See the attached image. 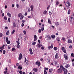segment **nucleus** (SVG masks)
<instances>
[{
    "mask_svg": "<svg viewBox=\"0 0 74 74\" xmlns=\"http://www.w3.org/2000/svg\"><path fill=\"white\" fill-rule=\"evenodd\" d=\"M4 73L5 74H7V70H6L5 71H4Z\"/></svg>",
    "mask_w": 74,
    "mask_h": 74,
    "instance_id": "nucleus-61",
    "label": "nucleus"
},
{
    "mask_svg": "<svg viewBox=\"0 0 74 74\" xmlns=\"http://www.w3.org/2000/svg\"><path fill=\"white\" fill-rule=\"evenodd\" d=\"M48 23H49L50 24H51V23H51V21H50V19L49 18L48 19Z\"/></svg>",
    "mask_w": 74,
    "mask_h": 74,
    "instance_id": "nucleus-17",
    "label": "nucleus"
},
{
    "mask_svg": "<svg viewBox=\"0 0 74 74\" xmlns=\"http://www.w3.org/2000/svg\"><path fill=\"white\" fill-rule=\"evenodd\" d=\"M54 49L55 51H57V50H58V48L54 47Z\"/></svg>",
    "mask_w": 74,
    "mask_h": 74,
    "instance_id": "nucleus-31",
    "label": "nucleus"
},
{
    "mask_svg": "<svg viewBox=\"0 0 74 74\" xmlns=\"http://www.w3.org/2000/svg\"><path fill=\"white\" fill-rule=\"evenodd\" d=\"M36 44V42H33L32 43V45H35Z\"/></svg>",
    "mask_w": 74,
    "mask_h": 74,
    "instance_id": "nucleus-45",
    "label": "nucleus"
},
{
    "mask_svg": "<svg viewBox=\"0 0 74 74\" xmlns=\"http://www.w3.org/2000/svg\"><path fill=\"white\" fill-rule=\"evenodd\" d=\"M23 32L24 34H26V31H23Z\"/></svg>",
    "mask_w": 74,
    "mask_h": 74,
    "instance_id": "nucleus-50",
    "label": "nucleus"
},
{
    "mask_svg": "<svg viewBox=\"0 0 74 74\" xmlns=\"http://www.w3.org/2000/svg\"><path fill=\"white\" fill-rule=\"evenodd\" d=\"M15 32V29H14L13 30L12 32H11L12 34H14V33Z\"/></svg>",
    "mask_w": 74,
    "mask_h": 74,
    "instance_id": "nucleus-25",
    "label": "nucleus"
},
{
    "mask_svg": "<svg viewBox=\"0 0 74 74\" xmlns=\"http://www.w3.org/2000/svg\"><path fill=\"white\" fill-rule=\"evenodd\" d=\"M74 53H72L71 54V56L72 57H73V56H74Z\"/></svg>",
    "mask_w": 74,
    "mask_h": 74,
    "instance_id": "nucleus-56",
    "label": "nucleus"
},
{
    "mask_svg": "<svg viewBox=\"0 0 74 74\" xmlns=\"http://www.w3.org/2000/svg\"><path fill=\"white\" fill-rule=\"evenodd\" d=\"M49 71L50 73H53V69H50L49 70Z\"/></svg>",
    "mask_w": 74,
    "mask_h": 74,
    "instance_id": "nucleus-6",
    "label": "nucleus"
},
{
    "mask_svg": "<svg viewBox=\"0 0 74 74\" xmlns=\"http://www.w3.org/2000/svg\"><path fill=\"white\" fill-rule=\"evenodd\" d=\"M22 15H22V13H19L18 15V17H19V18H20V17H21V16H22Z\"/></svg>",
    "mask_w": 74,
    "mask_h": 74,
    "instance_id": "nucleus-18",
    "label": "nucleus"
},
{
    "mask_svg": "<svg viewBox=\"0 0 74 74\" xmlns=\"http://www.w3.org/2000/svg\"><path fill=\"white\" fill-rule=\"evenodd\" d=\"M69 66L70 65L67 64L65 66V69H67L69 67Z\"/></svg>",
    "mask_w": 74,
    "mask_h": 74,
    "instance_id": "nucleus-9",
    "label": "nucleus"
},
{
    "mask_svg": "<svg viewBox=\"0 0 74 74\" xmlns=\"http://www.w3.org/2000/svg\"><path fill=\"white\" fill-rule=\"evenodd\" d=\"M23 18H24V16H23V15H22L21 17L20 20H22L23 19Z\"/></svg>",
    "mask_w": 74,
    "mask_h": 74,
    "instance_id": "nucleus-22",
    "label": "nucleus"
},
{
    "mask_svg": "<svg viewBox=\"0 0 74 74\" xmlns=\"http://www.w3.org/2000/svg\"><path fill=\"white\" fill-rule=\"evenodd\" d=\"M62 40H63V41H64L65 40V38L62 37Z\"/></svg>",
    "mask_w": 74,
    "mask_h": 74,
    "instance_id": "nucleus-59",
    "label": "nucleus"
},
{
    "mask_svg": "<svg viewBox=\"0 0 74 74\" xmlns=\"http://www.w3.org/2000/svg\"><path fill=\"white\" fill-rule=\"evenodd\" d=\"M63 51L64 52V53H66V49H64L63 50Z\"/></svg>",
    "mask_w": 74,
    "mask_h": 74,
    "instance_id": "nucleus-38",
    "label": "nucleus"
},
{
    "mask_svg": "<svg viewBox=\"0 0 74 74\" xmlns=\"http://www.w3.org/2000/svg\"><path fill=\"white\" fill-rule=\"evenodd\" d=\"M36 64H37L38 66H40L41 65V63L39 61H37L36 62Z\"/></svg>",
    "mask_w": 74,
    "mask_h": 74,
    "instance_id": "nucleus-2",
    "label": "nucleus"
},
{
    "mask_svg": "<svg viewBox=\"0 0 74 74\" xmlns=\"http://www.w3.org/2000/svg\"><path fill=\"white\" fill-rule=\"evenodd\" d=\"M24 26V24L23 23H22V25H21V26L22 27H23Z\"/></svg>",
    "mask_w": 74,
    "mask_h": 74,
    "instance_id": "nucleus-62",
    "label": "nucleus"
},
{
    "mask_svg": "<svg viewBox=\"0 0 74 74\" xmlns=\"http://www.w3.org/2000/svg\"><path fill=\"white\" fill-rule=\"evenodd\" d=\"M47 13V11L46 10H45L43 12V14H44V15H46Z\"/></svg>",
    "mask_w": 74,
    "mask_h": 74,
    "instance_id": "nucleus-16",
    "label": "nucleus"
},
{
    "mask_svg": "<svg viewBox=\"0 0 74 74\" xmlns=\"http://www.w3.org/2000/svg\"><path fill=\"white\" fill-rule=\"evenodd\" d=\"M41 30L42 31H44V27H43L41 28Z\"/></svg>",
    "mask_w": 74,
    "mask_h": 74,
    "instance_id": "nucleus-42",
    "label": "nucleus"
},
{
    "mask_svg": "<svg viewBox=\"0 0 74 74\" xmlns=\"http://www.w3.org/2000/svg\"><path fill=\"white\" fill-rule=\"evenodd\" d=\"M18 69H19L20 70H22V67H21V66L19 65L18 67Z\"/></svg>",
    "mask_w": 74,
    "mask_h": 74,
    "instance_id": "nucleus-26",
    "label": "nucleus"
},
{
    "mask_svg": "<svg viewBox=\"0 0 74 74\" xmlns=\"http://www.w3.org/2000/svg\"><path fill=\"white\" fill-rule=\"evenodd\" d=\"M11 43V42L10 40H8L7 41V44H10V43Z\"/></svg>",
    "mask_w": 74,
    "mask_h": 74,
    "instance_id": "nucleus-39",
    "label": "nucleus"
},
{
    "mask_svg": "<svg viewBox=\"0 0 74 74\" xmlns=\"http://www.w3.org/2000/svg\"><path fill=\"white\" fill-rule=\"evenodd\" d=\"M51 37H52L54 39L55 38V36L54 35H52L51 36Z\"/></svg>",
    "mask_w": 74,
    "mask_h": 74,
    "instance_id": "nucleus-27",
    "label": "nucleus"
},
{
    "mask_svg": "<svg viewBox=\"0 0 74 74\" xmlns=\"http://www.w3.org/2000/svg\"><path fill=\"white\" fill-rule=\"evenodd\" d=\"M34 38H37V36H36V35L35 34L34 35Z\"/></svg>",
    "mask_w": 74,
    "mask_h": 74,
    "instance_id": "nucleus-53",
    "label": "nucleus"
},
{
    "mask_svg": "<svg viewBox=\"0 0 74 74\" xmlns=\"http://www.w3.org/2000/svg\"><path fill=\"white\" fill-rule=\"evenodd\" d=\"M38 32L40 33H41V29H39L38 30Z\"/></svg>",
    "mask_w": 74,
    "mask_h": 74,
    "instance_id": "nucleus-48",
    "label": "nucleus"
},
{
    "mask_svg": "<svg viewBox=\"0 0 74 74\" xmlns=\"http://www.w3.org/2000/svg\"><path fill=\"white\" fill-rule=\"evenodd\" d=\"M25 20H22L23 23H25Z\"/></svg>",
    "mask_w": 74,
    "mask_h": 74,
    "instance_id": "nucleus-63",
    "label": "nucleus"
},
{
    "mask_svg": "<svg viewBox=\"0 0 74 74\" xmlns=\"http://www.w3.org/2000/svg\"><path fill=\"white\" fill-rule=\"evenodd\" d=\"M67 73H68V71L66 70L64 72V74H67Z\"/></svg>",
    "mask_w": 74,
    "mask_h": 74,
    "instance_id": "nucleus-24",
    "label": "nucleus"
},
{
    "mask_svg": "<svg viewBox=\"0 0 74 74\" xmlns=\"http://www.w3.org/2000/svg\"><path fill=\"white\" fill-rule=\"evenodd\" d=\"M15 50V48H12V51H14Z\"/></svg>",
    "mask_w": 74,
    "mask_h": 74,
    "instance_id": "nucleus-47",
    "label": "nucleus"
},
{
    "mask_svg": "<svg viewBox=\"0 0 74 74\" xmlns=\"http://www.w3.org/2000/svg\"><path fill=\"white\" fill-rule=\"evenodd\" d=\"M0 49L1 50H3V49H4V47H3V46L1 47H0Z\"/></svg>",
    "mask_w": 74,
    "mask_h": 74,
    "instance_id": "nucleus-30",
    "label": "nucleus"
},
{
    "mask_svg": "<svg viewBox=\"0 0 74 74\" xmlns=\"http://www.w3.org/2000/svg\"><path fill=\"white\" fill-rule=\"evenodd\" d=\"M68 42L69 43V44H70V43H72V42H73L72 41L70 40H68Z\"/></svg>",
    "mask_w": 74,
    "mask_h": 74,
    "instance_id": "nucleus-29",
    "label": "nucleus"
},
{
    "mask_svg": "<svg viewBox=\"0 0 74 74\" xmlns=\"http://www.w3.org/2000/svg\"><path fill=\"white\" fill-rule=\"evenodd\" d=\"M71 11L69 9V11L68 12V14H70V12Z\"/></svg>",
    "mask_w": 74,
    "mask_h": 74,
    "instance_id": "nucleus-34",
    "label": "nucleus"
},
{
    "mask_svg": "<svg viewBox=\"0 0 74 74\" xmlns=\"http://www.w3.org/2000/svg\"><path fill=\"white\" fill-rule=\"evenodd\" d=\"M58 55H59V54L58 53H56V55L55 56V58L56 59H58Z\"/></svg>",
    "mask_w": 74,
    "mask_h": 74,
    "instance_id": "nucleus-12",
    "label": "nucleus"
},
{
    "mask_svg": "<svg viewBox=\"0 0 74 74\" xmlns=\"http://www.w3.org/2000/svg\"><path fill=\"white\" fill-rule=\"evenodd\" d=\"M66 7L67 8V9H69V7H70V6L67 5H66Z\"/></svg>",
    "mask_w": 74,
    "mask_h": 74,
    "instance_id": "nucleus-40",
    "label": "nucleus"
},
{
    "mask_svg": "<svg viewBox=\"0 0 74 74\" xmlns=\"http://www.w3.org/2000/svg\"><path fill=\"white\" fill-rule=\"evenodd\" d=\"M55 24L56 26H58V25H59V23H58V22H56Z\"/></svg>",
    "mask_w": 74,
    "mask_h": 74,
    "instance_id": "nucleus-21",
    "label": "nucleus"
},
{
    "mask_svg": "<svg viewBox=\"0 0 74 74\" xmlns=\"http://www.w3.org/2000/svg\"><path fill=\"white\" fill-rule=\"evenodd\" d=\"M7 15L8 16H9V17H10V18L11 17V14H10V12H8L7 13Z\"/></svg>",
    "mask_w": 74,
    "mask_h": 74,
    "instance_id": "nucleus-11",
    "label": "nucleus"
},
{
    "mask_svg": "<svg viewBox=\"0 0 74 74\" xmlns=\"http://www.w3.org/2000/svg\"><path fill=\"white\" fill-rule=\"evenodd\" d=\"M47 38H49V40H51V36L49 35H48L47 36Z\"/></svg>",
    "mask_w": 74,
    "mask_h": 74,
    "instance_id": "nucleus-23",
    "label": "nucleus"
},
{
    "mask_svg": "<svg viewBox=\"0 0 74 74\" xmlns=\"http://www.w3.org/2000/svg\"><path fill=\"white\" fill-rule=\"evenodd\" d=\"M37 40V38H34V41H36V40Z\"/></svg>",
    "mask_w": 74,
    "mask_h": 74,
    "instance_id": "nucleus-44",
    "label": "nucleus"
},
{
    "mask_svg": "<svg viewBox=\"0 0 74 74\" xmlns=\"http://www.w3.org/2000/svg\"><path fill=\"white\" fill-rule=\"evenodd\" d=\"M23 56L22 55V54L20 53L19 55V57L18 58V60H21V59H22V57Z\"/></svg>",
    "mask_w": 74,
    "mask_h": 74,
    "instance_id": "nucleus-1",
    "label": "nucleus"
},
{
    "mask_svg": "<svg viewBox=\"0 0 74 74\" xmlns=\"http://www.w3.org/2000/svg\"><path fill=\"white\" fill-rule=\"evenodd\" d=\"M33 71H34V72H38V70L37 68H34L33 69Z\"/></svg>",
    "mask_w": 74,
    "mask_h": 74,
    "instance_id": "nucleus-3",
    "label": "nucleus"
},
{
    "mask_svg": "<svg viewBox=\"0 0 74 74\" xmlns=\"http://www.w3.org/2000/svg\"><path fill=\"white\" fill-rule=\"evenodd\" d=\"M60 69H62L63 68V66L62 65H60Z\"/></svg>",
    "mask_w": 74,
    "mask_h": 74,
    "instance_id": "nucleus-49",
    "label": "nucleus"
},
{
    "mask_svg": "<svg viewBox=\"0 0 74 74\" xmlns=\"http://www.w3.org/2000/svg\"><path fill=\"white\" fill-rule=\"evenodd\" d=\"M64 49H64V47H62L61 48V49L62 50H63Z\"/></svg>",
    "mask_w": 74,
    "mask_h": 74,
    "instance_id": "nucleus-54",
    "label": "nucleus"
},
{
    "mask_svg": "<svg viewBox=\"0 0 74 74\" xmlns=\"http://www.w3.org/2000/svg\"><path fill=\"white\" fill-rule=\"evenodd\" d=\"M72 45H70L69 46V48H70V49H71V48H72Z\"/></svg>",
    "mask_w": 74,
    "mask_h": 74,
    "instance_id": "nucleus-57",
    "label": "nucleus"
},
{
    "mask_svg": "<svg viewBox=\"0 0 74 74\" xmlns=\"http://www.w3.org/2000/svg\"><path fill=\"white\" fill-rule=\"evenodd\" d=\"M4 19L5 20H7V17L5 16Z\"/></svg>",
    "mask_w": 74,
    "mask_h": 74,
    "instance_id": "nucleus-43",
    "label": "nucleus"
},
{
    "mask_svg": "<svg viewBox=\"0 0 74 74\" xmlns=\"http://www.w3.org/2000/svg\"><path fill=\"white\" fill-rule=\"evenodd\" d=\"M3 54H5V50H4L3 51Z\"/></svg>",
    "mask_w": 74,
    "mask_h": 74,
    "instance_id": "nucleus-33",
    "label": "nucleus"
},
{
    "mask_svg": "<svg viewBox=\"0 0 74 74\" xmlns=\"http://www.w3.org/2000/svg\"><path fill=\"white\" fill-rule=\"evenodd\" d=\"M62 71H65V70H66V68L64 67L62 68Z\"/></svg>",
    "mask_w": 74,
    "mask_h": 74,
    "instance_id": "nucleus-36",
    "label": "nucleus"
},
{
    "mask_svg": "<svg viewBox=\"0 0 74 74\" xmlns=\"http://www.w3.org/2000/svg\"><path fill=\"white\" fill-rule=\"evenodd\" d=\"M8 21H9V22H10V18H8Z\"/></svg>",
    "mask_w": 74,
    "mask_h": 74,
    "instance_id": "nucleus-51",
    "label": "nucleus"
},
{
    "mask_svg": "<svg viewBox=\"0 0 74 74\" xmlns=\"http://www.w3.org/2000/svg\"><path fill=\"white\" fill-rule=\"evenodd\" d=\"M49 49H52V48H53V45H51V46H49L48 47Z\"/></svg>",
    "mask_w": 74,
    "mask_h": 74,
    "instance_id": "nucleus-14",
    "label": "nucleus"
},
{
    "mask_svg": "<svg viewBox=\"0 0 74 74\" xmlns=\"http://www.w3.org/2000/svg\"><path fill=\"white\" fill-rule=\"evenodd\" d=\"M55 64H56H56H57V62L56 61H55Z\"/></svg>",
    "mask_w": 74,
    "mask_h": 74,
    "instance_id": "nucleus-64",
    "label": "nucleus"
},
{
    "mask_svg": "<svg viewBox=\"0 0 74 74\" xmlns=\"http://www.w3.org/2000/svg\"><path fill=\"white\" fill-rule=\"evenodd\" d=\"M19 73L20 74H23V72H22V71H19Z\"/></svg>",
    "mask_w": 74,
    "mask_h": 74,
    "instance_id": "nucleus-37",
    "label": "nucleus"
},
{
    "mask_svg": "<svg viewBox=\"0 0 74 74\" xmlns=\"http://www.w3.org/2000/svg\"><path fill=\"white\" fill-rule=\"evenodd\" d=\"M41 49H42V50H43V49H44V47L42 46L41 47Z\"/></svg>",
    "mask_w": 74,
    "mask_h": 74,
    "instance_id": "nucleus-52",
    "label": "nucleus"
},
{
    "mask_svg": "<svg viewBox=\"0 0 74 74\" xmlns=\"http://www.w3.org/2000/svg\"><path fill=\"white\" fill-rule=\"evenodd\" d=\"M30 8L31 10V11H33V5H31Z\"/></svg>",
    "mask_w": 74,
    "mask_h": 74,
    "instance_id": "nucleus-15",
    "label": "nucleus"
},
{
    "mask_svg": "<svg viewBox=\"0 0 74 74\" xmlns=\"http://www.w3.org/2000/svg\"><path fill=\"white\" fill-rule=\"evenodd\" d=\"M20 47V45H17V48H19Z\"/></svg>",
    "mask_w": 74,
    "mask_h": 74,
    "instance_id": "nucleus-55",
    "label": "nucleus"
},
{
    "mask_svg": "<svg viewBox=\"0 0 74 74\" xmlns=\"http://www.w3.org/2000/svg\"><path fill=\"white\" fill-rule=\"evenodd\" d=\"M19 4H16V7H17V8H18V7H19Z\"/></svg>",
    "mask_w": 74,
    "mask_h": 74,
    "instance_id": "nucleus-60",
    "label": "nucleus"
},
{
    "mask_svg": "<svg viewBox=\"0 0 74 74\" xmlns=\"http://www.w3.org/2000/svg\"><path fill=\"white\" fill-rule=\"evenodd\" d=\"M3 36V34L1 33H0V37H2Z\"/></svg>",
    "mask_w": 74,
    "mask_h": 74,
    "instance_id": "nucleus-41",
    "label": "nucleus"
},
{
    "mask_svg": "<svg viewBox=\"0 0 74 74\" xmlns=\"http://www.w3.org/2000/svg\"><path fill=\"white\" fill-rule=\"evenodd\" d=\"M58 72L60 73H62V70L61 69H59L58 70Z\"/></svg>",
    "mask_w": 74,
    "mask_h": 74,
    "instance_id": "nucleus-5",
    "label": "nucleus"
},
{
    "mask_svg": "<svg viewBox=\"0 0 74 74\" xmlns=\"http://www.w3.org/2000/svg\"><path fill=\"white\" fill-rule=\"evenodd\" d=\"M60 37H58L56 38V40L57 41L59 42V41H60Z\"/></svg>",
    "mask_w": 74,
    "mask_h": 74,
    "instance_id": "nucleus-13",
    "label": "nucleus"
},
{
    "mask_svg": "<svg viewBox=\"0 0 74 74\" xmlns=\"http://www.w3.org/2000/svg\"><path fill=\"white\" fill-rule=\"evenodd\" d=\"M56 5H59V2L58 1H56Z\"/></svg>",
    "mask_w": 74,
    "mask_h": 74,
    "instance_id": "nucleus-19",
    "label": "nucleus"
},
{
    "mask_svg": "<svg viewBox=\"0 0 74 74\" xmlns=\"http://www.w3.org/2000/svg\"><path fill=\"white\" fill-rule=\"evenodd\" d=\"M37 46L38 48H40V47H41V46H42V45H41V44L40 43H39L38 45H37Z\"/></svg>",
    "mask_w": 74,
    "mask_h": 74,
    "instance_id": "nucleus-8",
    "label": "nucleus"
},
{
    "mask_svg": "<svg viewBox=\"0 0 74 74\" xmlns=\"http://www.w3.org/2000/svg\"><path fill=\"white\" fill-rule=\"evenodd\" d=\"M13 26L14 27H15L16 26V24L15 23H13Z\"/></svg>",
    "mask_w": 74,
    "mask_h": 74,
    "instance_id": "nucleus-20",
    "label": "nucleus"
},
{
    "mask_svg": "<svg viewBox=\"0 0 74 74\" xmlns=\"http://www.w3.org/2000/svg\"><path fill=\"white\" fill-rule=\"evenodd\" d=\"M44 74H47V71H46V70H45L44 71Z\"/></svg>",
    "mask_w": 74,
    "mask_h": 74,
    "instance_id": "nucleus-32",
    "label": "nucleus"
},
{
    "mask_svg": "<svg viewBox=\"0 0 74 74\" xmlns=\"http://www.w3.org/2000/svg\"><path fill=\"white\" fill-rule=\"evenodd\" d=\"M64 57L66 60H68V57H67V55L66 54H64Z\"/></svg>",
    "mask_w": 74,
    "mask_h": 74,
    "instance_id": "nucleus-4",
    "label": "nucleus"
},
{
    "mask_svg": "<svg viewBox=\"0 0 74 74\" xmlns=\"http://www.w3.org/2000/svg\"><path fill=\"white\" fill-rule=\"evenodd\" d=\"M8 41V38L7 37L6 38V40H5V41L6 42H7V41Z\"/></svg>",
    "mask_w": 74,
    "mask_h": 74,
    "instance_id": "nucleus-28",
    "label": "nucleus"
},
{
    "mask_svg": "<svg viewBox=\"0 0 74 74\" xmlns=\"http://www.w3.org/2000/svg\"><path fill=\"white\" fill-rule=\"evenodd\" d=\"M26 15H27V12H26L25 14V16H26Z\"/></svg>",
    "mask_w": 74,
    "mask_h": 74,
    "instance_id": "nucleus-58",
    "label": "nucleus"
},
{
    "mask_svg": "<svg viewBox=\"0 0 74 74\" xmlns=\"http://www.w3.org/2000/svg\"><path fill=\"white\" fill-rule=\"evenodd\" d=\"M9 34V30H8L6 32V35H7V36H8Z\"/></svg>",
    "mask_w": 74,
    "mask_h": 74,
    "instance_id": "nucleus-35",
    "label": "nucleus"
},
{
    "mask_svg": "<svg viewBox=\"0 0 74 74\" xmlns=\"http://www.w3.org/2000/svg\"><path fill=\"white\" fill-rule=\"evenodd\" d=\"M39 38L40 39L41 41H42V36H40L39 37Z\"/></svg>",
    "mask_w": 74,
    "mask_h": 74,
    "instance_id": "nucleus-46",
    "label": "nucleus"
},
{
    "mask_svg": "<svg viewBox=\"0 0 74 74\" xmlns=\"http://www.w3.org/2000/svg\"><path fill=\"white\" fill-rule=\"evenodd\" d=\"M66 3L68 4V6H70V5H71V3L69 1H67L66 2Z\"/></svg>",
    "mask_w": 74,
    "mask_h": 74,
    "instance_id": "nucleus-7",
    "label": "nucleus"
},
{
    "mask_svg": "<svg viewBox=\"0 0 74 74\" xmlns=\"http://www.w3.org/2000/svg\"><path fill=\"white\" fill-rule=\"evenodd\" d=\"M29 51L30 52L31 55H32V54H33V51H32V49L31 48L29 49Z\"/></svg>",
    "mask_w": 74,
    "mask_h": 74,
    "instance_id": "nucleus-10",
    "label": "nucleus"
}]
</instances>
